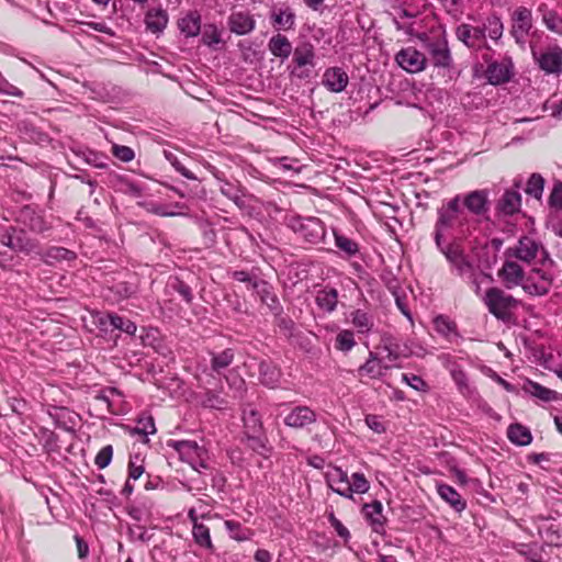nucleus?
Returning <instances> with one entry per match:
<instances>
[{
    "mask_svg": "<svg viewBox=\"0 0 562 562\" xmlns=\"http://www.w3.org/2000/svg\"><path fill=\"white\" fill-rule=\"evenodd\" d=\"M143 205L146 207V210L148 212L154 213L159 216H179V215L183 214L182 212L169 210L167 205L160 204V203L150 202V203L143 204Z\"/></svg>",
    "mask_w": 562,
    "mask_h": 562,
    "instance_id": "52",
    "label": "nucleus"
},
{
    "mask_svg": "<svg viewBox=\"0 0 562 562\" xmlns=\"http://www.w3.org/2000/svg\"><path fill=\"white\" fill-rule=\"evenodd\" d=\"M521 195L516 190H506L497 203V210L505 215H513L519 211Z\"/></svg>",
    "mask_w": 562,
    "mask_h": 562,
    "instance_id": "27",
    "label": "nucleus"
},
{
    "mask_svg": "<svg viewBox=\"0 0 562 562\" xmlns=\"http://www.w3.org/2000/svg\"><path fill=\"white\" fill-rule=\"evenodd\" d=\"M231 274L234 280L246 283L249 290H252L254 283L260 280L256 274L245 270H235Z\"/></svg>",
    "mask_w": 562,
    "mask_h": 562,
    "instance_id": "54",
    "label": "nucleus"
},
{
    "mask_svg": "<svg viewBox=\"0 0 562 562\" xmlns=\"http://www.w3.org/2000/svg\"><path fill=\"white\" fill-rule=\"evenodd\" d=\"M281 373L270 362L262 361L259 366L260 382L268 387H276L280 381Z\"/></svg>",
    "mask_w": 562,
    "mask_h": 562,
    "instance_id": "35",
    "label": "nucleus"
},
{
    "mask_svg": "<svg viewBox=\"0 0 562 562\" xmlns=\"http://www.w3.org/2000/svg\"><path fill=\"white\" fill-rule=\"evenodd\" d=\"M350 322L359 334H369L374 325L373 316L363 310L351 312Z\"/></svg>",
    "mask_w": 562,
    "mask_h": 562,
    "instance_id": "34",
    "label": "nucleus"
},
{
    "mask_svg": "<svg viewBox=\"0 0 562 562\" xmlns=\"http://www.w3.org/2000/svg\"><path fill=\"white\" fill-rule=\"evenodd\" d=\"M395 60L401 68L411 74H416L424 70L427 64L425 54L420 53L414 47H406L401 49L396 54Z\"/></svg>",
    "mask_w": 562,
    "mask_h": 562,
    "instance_id": "11",
    "label": "nucleus"
},
{
    "mask_svg": "<svg viewBox=\"0 0 562 562\" xmlns=\"http://www.w3.org/2000/svg\"><path fill=\"white\" fill-rule=\"evenodd\" d=\"M192 537L194 542L201 547L205 548L207 550H213L214 546L211 539L210 529L204 524H195V526H192Z\"/></svg>",
    "mask_w": 562,
    "mask_h": 562,
    "instance_id": "40",
    "label": "nucleus"
},
{
    "mask_svg": "<svg viewBox=\"0 0 562 562\" xmlns=\"http://www.w3.org/2000/svg\"><path fill=\"white\" fill-rule=\"evenodd\" d=\"M461 203L475 215H482L488 210L487 193L484 190H475L461 196Z\"/></svg>",
    "mask_w": 562,
    "mask_h": 562,
    "instance_id": "21",
    "label": "nucleus"
},
{
    "mask_svg": "<svg viewBox=\"0 0 562 562\" xmlns=\"http://www.w3.org/2000/svg\"><path fill=\"white\" fill-rule=\"evenodd\" d=\"M552 284V278L540 269H532L525 276L521 288L529 295L541 296L549 292Z\"/></svg>",
    "mask_w": 562,
    "mask_h": 562,
    "instance_id": "10",
    "label": "nucleus"
},
{
    "mask_svg": "<svg viewBox=\"0 0 562 562\" xmlns=\"http://www.w3.org/2000/svg\"><path fill=\"white\" fill-rule=\"evenodd\" d=\"M526 391L529 392L531 395L544 401L550 402L555 398L557 393L552 390H549L542 385H540L537 382L529 381L526 386Z\"/></svg>",
    "mask_w": 562,
    "mask_h": 562,
    "instance_id": "46",
    "label": "nucleus"
},
{
    "mask_svg": "<svg viewBox=\"0 0 562 562\" xmlns=\"http://www.w3.org/2000/svg\"><path fill=\"white\" fill-rule=\"evenodd\" d=\"M328 520L331 525V527L336 530L337 535L342 538L345 541H348L350 538L349 530L341 524V521L334 515V513H330L328 515Z\"/></svg>",
    "mask_w": 562,
    "mask_h": 562,
    "instance_id": "59",
    "label": "nucleus"
},
{
    "mask_svg": "<svg viewBox=\"0 0 562 562\" xmlns=\"http://www.w3.org/2000/svg\"><path fill=\"white\" fill-rule=\"evenodd\" d=\"M315 301L321 310L331 313L335 311L338 303V292L333 288L319 290L316 294Z\"/></svg>",
    "mask_w": 562,
    "mask_h": 562,
    "instance_id": "32",
    "label": "nucleus"
},
{
    "mask_svg": "<svg viewBox=\"0 0 562 562\" xmlns=\"http://www.w3.org/2000/svg\"><path fill=\"white\" fill-rule=\"evenodd\" d=\"M383 350L386 352L384 357L381 358L384 363L391 364V368L394 367V362L400 358V353L396 350V347L392 344L385 345Z\"/></svg>",
    "mask_w": 562,
    "mask_h": 562,
    "instance_id": "63",
    "label": "nucleus"
},
{
    "mask_svg": "<svg viewBox=\"0 0 562 562\" xmlns=\"http://www.w3.org/2000/svg\"><path fill=\"white\" fill-rule=\"evenodd\" d=\"M112 154L114 157L124 162H130L134 159V150L128 146L113 145Z\"/></svg>",
    "mask_w": 562,
    "mask_h": 562,
    "instance_id": "56",
    "label": "nucleus"
},
{
    "mask_svg": "<svg viewBox=\"0 0 562 562\" xmlns=\"http://www.w3.org/2000/svg\"><path fill=\"white\" fill-rule=\"evenodd\" d=\"M507 436L513 443L518 446L529 445L532 440L529 429L520 424L510 425L507 430Z\"/></svg>",
    "mask_w": 562,
    "mask_h": 562,
    "instance_id": "38",
    "label": "nucleus"
},
{
    "mask_svg": "<svg viewBox=\"0 0 562 562\" xmlns=\"http://www.w3.org/2000/svg\"><path fill=\"white\" fill-rule=\"evenodd\" d=\"M171 286H172V289L175 291H177L182 296V299L187 303H191L192 302L193 295H192L191 288L188 284H186L183 281H180V280L177 279L171 284Z\"/></svg>",
    "mask_w": 562,
    "mask_h": 562,
    "instance_id": "61",
    "label": "nucleus"
},
{
    "mask_svg": "<svg viewBox=\"0 0 562 562\" xmlns=\"http://www.w3.org/2000/svg\"><path fill=\"white\" fill-rule=\"evenodd\" d=\"M2 245L11 248L14 251L31 252L36 248V244L31 240L23 231H18L10 227L5 231L0 238Z\"/></svg>",
    "mask_w": 562,
    "mask_h": 562,
    "instance_id": "13",
    "label": "nucleus"
},
{
    "mask_svg": "<svg viewBox=\"0 0 562 562\" xmlns=\"http://www.w3.org/2000/svg\"><path fill=\"white\" fill-rule=\"evenodd\" d=\"M235 353L234 350L228 348L218 353H211V370L213 373L218 375L222 374V371L227 369L232 362L234 361Z\"/></svg>",
    "mask_w": 562,
    "mask_h": 562,
    "instance_id": "36",
    "label": "nucleus"
},
{
    "mask_svg": "<svg viewBox=\"0 0 562 562\" xmlns=\"http://www.w3.org/2000/svg\"><path fill=\"white\" fill-rule=\"evenodd\" d=\"M97 325L104 331H108L109 327H112L113 329H119L132 336L135 335L137 330V326L134 322L116 314L100 315L97 319Z\"/></svg>",
    "mask_w": 562,
    "mask_h": 562,
    "instance_id": "15",
    "label": "nucleus"
},
{
    "mask_svg": "<svg viewBox=\"0 0 562 562\" xmlns=\"http://www.w3.org/2000/svg\"><path fill=\"white\" fill-rule=\"evenodd\" d=\"M166 158L170 161V164L176 168V170L178 172H180L183 177H186L187 179H190V180H194L195 179V176L189 170L187 169L179 160L178 158L171 154V153H166Z\"/></svg>",
    "mask_w": 562,
    "mask_h": 562,
    "instance_id": "60",
    "label": "nucleus"
},
{
    "mask_svg": "<svg viewBox=\"0 0 562 562\" xmlns=\"http://www.w3.org/2000/svg\"><path fill=\"white\" fill-rule=\"evenodd\" d=\"M389 369H391V364L384 363L375 353L370 352L368 360L358 369V373L361 376L366 375L371 379H380Z\"/></svg>",
    "mask_w": 562,
    "mask_h": 562,
    "instance_id": "22",
    "label": "nucleus"
},
{
    "mask_svg": "<svg viewBox=\"0 0 562 562\" xmlns=\"http://www.w3.org/2000/svg\"><path fill=\"white\" fill-rule=\"evenodd\" d=\"M363 514L370 522L373 531L381 532L384 528L386 518L383 515V506L381 502L374 501L363 506Z\"/></svg>",
    "mask_w": 562,
    "mask_h": 562,
    "instance_id": "23",
    "label": "nucleus"
},
{
    "mask_svg": "<svg viewBox=\"0 0 562 562\" xmlns=\"http://www.w3.org/2000/svg\"><path fill=\"white\" fill-rule=\"evenodd\" d=\"M95 400L105 404L110 413H116L123 403V394L115 387H108L101 391Z\"/></svg>",
    "mask_w": 562,
    "mask_h": 562,
    "instance_id": "31",
    "label": "nucleus"
},
{
    "mask_svg": "<svg viewBox=\"0 0 562 562\" xmlns=\"http://www.w3.org/2000/svg\"><path fill=\"white\" fill-rule=\"evenodd\" d=\"M243 420L248 432H251V435H249V438L255 439V436L262 428V423L259 413L252 407H247L243 411Z\"/></svg>",
    "mask_w": 562,
    "mask_h": 562,
    "instance_id": "39",
    "label": "nucleus"
},
{
    "mask_svg": "<svg viewBox=\"0 0 562 562\" xmlns=\"http://www.w3.org/2000/svg\"><path fill=\"white\" fill-rule=\"evenodd\" d=\"M156 427L153 417L146 416L140 417L137 420V427L135 428V432L147 436L149 434H155Z\"/></svg>",
    "mask_w": 562,
    "mask_h": 562,
    "instance_id": "57",
    "label": "nucleus"
},
{
    "mask_svg": "<svg viewBox=\"0 0 562 562\" xmlns=\"http://www.w3.org/2000/svg\"><path fill=\"white\" fill-rule=\"evenodd\" d=\"M326 483L327 485L340 496L347 498L350 497V490L347 488L349 483V477L347 472H345L339 467H333L326 472Z\"/></svg>",
    "mask_w": 562,
    "mask_h": 562,
    "instance_id": "16",
    "label": "nucleus"
},
{
    "mask_svg": "<svg viewBox=\"0 0 562 562\" xmlns=\"http://www.w3.org/2000/svg\"><path fill=\"white\" fill-rule=\"evenodd\" d=\"M291 228L297 233L305 241L310 244H318L324 240L326 231L325 226L319 218H292Z\"/></svg>",
    "mask_w": 562,
    "mask_h": 562,
    "instance_id": "7",
    "label": "nucleus"
},
{
    "mask_svg": "<svg viewBox=\"0 0 562 562\" xmlns=\"http://www.w3.org/2000/svg\"><path fill=\"white\" fill-rule=\"evenodd\" d=\"M112 457L113 448L111 445H108L98 452V454L94 458V464L99 469H104L111 463Z\"/></svg>",
    "mask_w": 562,
    "mask_h": 562,
    "instance_id": "53",
    "label": "nucleus"
},
{
    "mask_svg": "<svg viewBox=\"0 0 562 562\" xmlns=\"http://www.w3.org/2000/svg\"><path fill=\"white\" fill-rule=\"evenodd\" d=\"M20 221L31 231L36 233L44 232L47 228L43 217L30 207H25L21 211Z\"/></svg>",
    "mask_w": 562,
    "mask_h": 562,
    "instance_id": "37",
    "label": "nucleus"
},
{
    "mask_svg": "<svg viewBox=\"0 0 562 562\" xmlns=\"http://www.w3.org/2000/svg\"><path fill=\"white\" fill-rule=\"evenodd\" d=\"M225 381L227 382L229 389L232 390V395L222 396L220 391L215 390H206L199 396V403L206 408L214 409H225L228 407L229 401L228 397L232 398H241L245 391L246 384L241 376L239 375H224Z\"/></svg>",
    "mask_w": 562,
    "mask_h": 562,
    "instance_id": "5",
    "label": "nucleus"
},
{
    "mask_svg": "<svg viewBox=\"0 0 562 562\" xmlns=\"http://www.w3.org/2000/svg\"><path fill=\"white\" fill-rule=\"evenodd\" d=\"M314 48L311 44H303L294 49L293 60L299 67L313 66Z\"/></svg>",
    "mask_w": 562,
    "mask_h": 562,
    "instance_id": "41",
    "label": "nucleus"
},
{
    "mask_svg": "<svg viewBox=\"0 0 562 562\" xmlns=\"http://www.w3.org/2000/svg\"><path fill=\"white\" fill-rule=\"evenodd\" d=\"M367 426L372 429L376 434H382L385 431V427L383 423L380 420V417L376 415H368L366 417Z\"/></svg>",
    "mask_w": 562,
    "mask_h": 562,
    "instance_id": "64",
    "label": "nucleus"
},
{
    "mask_svg": "<svg viewBox=\"0 0 562 562\" xmlns=\"http://www.w3.org/2000/svg\"><path fill=\"white\" fill-rule=\"evenodd\" d=\"M273 23L280 29L290 30L294 26L295 14L291 9H280L272 15Z\"/></svg>",
    "mask_w": 562,
    "mask_h": 562,
    "instance_id": "43",
    "label": "nucleus"
},
{
    "mask_svg": "<svg viewBox=\"0 0 562 562\" xmlns=\"http://www.w3.org/2000/svg\"><path fill=\"white\" fill-rule=\"evenodd\" d=\"M201 41L209 47H215L222 43V33L215 24H206L204 25Z\"/></svg>",
    "mask_w": 562,
    "mask_h": 562,
    "instance_id": "45",
    "label": "nucleus"
},
{
    "mask_svg": "<svg viewBox=\"0 0 562 562\" xmlns=\"http://www.w3.org/2000/svg\"><path fill=\"white\" fill-rule=\"evenodd\" d=\"M465 222L467 216L461 206V195L458 194L438 210V218L434 229L435 244L443 241V233L447 229L456 225L463 226Z\"/></svg>",
    "mask_w": 562,
    "mask_h": 562,
    "instance_id": "3",
    "label": "nucleus"
},
{
    "mask_svg": "<svg viewBox=\"0 0 562 562\" xmlns=\"http://www.w3.org/2000/svg\"><path fill=\"white\" fill-rule=\"evenodd\" d=\"M76 258V254L64 247H52L45 254V262L52 265L55 261H71Z\"/></svg>",
    "mask_w": 562,
    "mask_h": 562,
    "instance_id": "42",
    "label": "nucleus"
},
{
    "mask_svg": "<svg viewBox=\"0 0 562 562\" xmlns=\"http://www.w3.org/2000/svg\"><path fill=\"white\" fill-rule=\"evenodd\" d=\"M220 191L223 195L233 201L239 209L246 207L247 203L245 200V192L240 187L229 181H222Z\"/></svg>",
    "mask_w": 562,
    "mask_h": 562,
    "instance_id": "33",
    "label": "nucleus"
},
{
    "mask_svg": "<svg viewBox=\"0 0 562 562\" xmlns=\"http://www.w3.org/2000/svg\"><path fill=\"white\" fill-rule=\"evenodd\" d=\"M270 53L281 59H286L291 55L293 47L286 36L282 34L273 35L268 43Z\"/></svg>",
    "mask_w": 562,
    "mask_h": 562,
    "instance_id": "30",
    "label": "nucleus"
},
{
    "mask_svg": "<svg viewBox=\"0 0 562 562\" xmlns=\"http://www.w3.org/2000/svg\"><path fill=\"white\" fill-rule=\"evenodd\" d=\"M503 29L501 19L491 15L479 25L468 23L460 24L456 29V36L469 48L481 49L486 47V36L497 41L503 35Z\"/></svg>",
    "mask_w": 562,
    "mask_h": 562,
    "instance_id": "1",
    "label": "nucleus"
},
{
    "mask_svg": "<svg viewBox=\"0 0 562 562\" xmlns=\"http://www.w3.org/2000/svg\"><path fill=\"white\" fill-rule=\"evenodd\" d=\"M402 381L407 383L411 387H413L416 391H426L427 384L426 382L418 375L415 374H402Z\"/></svg>",
    "mask_w": 562,
    "mask_h": 562,
    "instance_id": "58",
    "label": "nucleus"
},
{
    "mask_svg": "<svg viewBox=\"0 0 562 562\" xmlns=\"http://www.w3.org/2000/svg\"><path fill=\"white\" fill-rule=\"evenodd\" d=\"M431 64L437 68L449 69L452 65V57L448 42L442 36L427 38L424 43Z\"/></svg>",
    "mask_w": 562,
    "mask_h": 562,
    "instance_id": "8",
    "label": "nucleus"
},
{
    "mask_svg": "<svg viewBox=\"0 0 562 562\" xmlns=\"http://www.w3.org/2000/svg\"><path fill=\"white\" fill-rule=\"evenodd\" d=\"M256 26V21L248 12H233L228 16V27L231 32L237 35H246L250 33Z\"/></svg>",
    "mask_w": 562,
    "mask_h": 562,
    "instance_id": "19",
    "label": "nucleus"
},
{
    "mask_svg": "<svg viewBox=\"0 0 562 562\" xmlns=\"http://www.w3.org/2000/svg\"><path fill=\"white\" fill-rule=\"evenodd\" d=\"M437 249L446 258L450 272L461 279L465 277H472L475 269L479 267L475 265L473 258L465 252L464 247L460 239L454 238L451 241H440L436 244Z\"/></svg>",
    "mask_w": 562,
    "mask_h": 562,
    "instance_id": "2",
    "label": "nucleus"
},
{
    "mask_svg": "<svg viewBox=\"0 0 562 562\" xmlns=\"http://www.w3.org/2000/svg\"><path fill=\"white\" fill-rule=\"evenodd\" d=\"M544 180L539 173H532L527 182L526 193L539 200L542 195Z\"/></svg>",
    "mask_w": 562,
    "mask_h": 562,
    "instance_id": "47",
    "label": "nucleus"
},
{
    "mask_svg": "<svg viewBox=\"0 0 562 562\" xmlns=\"http://www.w3.org/2000/svg\"><path fill=\"white\" fill-rule=\"evenodd\" d=\"M510 69L512 63L509 60L492 63L486 69V77L492 85L504 83L510 79Z\"/></svg>",
    "mask_w": 562,
    "mask_h": 562,
    "instance_id": "24",
    "label": "nucleus"
},
{
    "mask_svg": "<svg viewBox=\"0 0 562 562\" xmlns=\"http://www.w3.org/2000/svg\"><path fill=\"white\" fill-rule=\"evenodd\" d=\"M540 250H543L542 246L527 236L521 237L515 248L508 249L517 259L525 262L533 260Z\"/></svg>",
    "mask_w": 562,
    "mask_h": 562,
    "instance_id": "20",
    "label": "nucleus"
},
{
    "mask_svg": "<svg viewBox=\"0 0 562 562\" xmlns=\"http://www.w3.org/2000/svg\"><path fill=\"white\" fill-rule=\"evenodd\" d=\"M543 22L547 27L558 34H562V18L557 13L549 11L543 14Z\"/></svg>",
    "mask_w": 562,
    "mask_h": 562,
    "instance_id": "55",
    "label": "nucleus"
},
{
    "mask_svg": "<svg viewBox=\"0 0 562 562\" xmlns=\"http://www.w3.org/2000/svg\"><path fill=\"white\" fill-rule=\"evenodd\" d=\"M349 82L347 72L340 67H331L323 75V85L331 92H341Z\"/></svg>",
    "mask_w": 562,
    "mask_h": 562,
    "instance_id": "18",
    "label": "nucleus"
},
{
    "mask_svg": "<svg viewBox=\"0 0 562 562\" xmlns=\"http://www.w3.org/2000/svg\"><path fill=\"white\" fill-rule=\"evenodd\" d=\"M335 243H336V246L345 251L346 254L348 255H355L356 252H358V245L350 238L346 237V236H342V235H338L335 233Z\"/></svg>",
    "mask_w": 562,
    "mask_h": 562,
    "instance_id": "50",
    "label": "nucleus"
},
{
    "mask_svg": "<svg viewBox=\"0 0 562 562\" xmlns=\"http://www.w3.org/2000/svg\"><path fill=\"white\" fill-rule=\"evenodd\" d=\"M347 488L350 490V497L352 499L353 494H364L370 488V483L362 473H353L351 480H349Z\"/></svg>",
    "mask_w": 562,
    "mask_h": 562,
    "instance_id": "44",
    "label": "nucleus"
},
{
    "mask_svg": "<svg viewBox=\"0 0 562 562\" xmlns=\"http://www.w3.org/2000/svg\"><path fill=\"white\" fill-rule=\"evenodd\" d=\"M317 420V414L310 406L297 405L290 409L284 416L283 423L285 426L294 429H302Z\"/></svg>",
    "mask_w": 562,
    "mask_h": 562,
    "instance_id": "12",
    "label": "nucleus"
},
{
    "mask_svg": "<svg viewBox=\"0 0 562 562\" xmlns=\"http://www.w3.org/2000/svg\"><path fill=\"white\" fill-rule=\"evenodd\" d=\"M356 345L353 333L351 330L344 329L336 336V348L340 351H349Z\"/></svg>",
    "mask_w": 562,
    "mask_h": 562,
    "instance_id": "49",
    "label": "nucleus"
},
{
    "mask_svg": "<svg viewBox=\"0 0 562 562\" xmlns=\"http://www.w3.org/2000/svg\"><path fill=\"white\" fill-rule=\"evenodd\" d=\"M434 325L435 329L443 336H449L456 329L454 324L448 317L442 315H439L434 319Z\"/></svg>",
    "mask_w": 562,
    "mask_h": 562,
    "instance_id": "51",
    "label": "nucleus"
},
{
    "mask_svg": "<svg viewBox=\"0 0 562 562\" xmlns=\"http://www.w3.org/2000/svg\"><path fill=\"white\" fill-rule=\"evenodd\" d=\"M167 446L175 449L182 461L189 463L193 470L201 472L209 468L206 450L191 440H169Z\"/></svg>",
    "mask_w": 562,
    "mask_h": 562,
    "instance_id": "6",
    "label": "nucleus"
},
{
    "mask_svg": "<svg viewBox=\"0 0 562 562\" xmlns=\"http://www.w3.org/2000/svg\"><path fill=\"white\" fill-rule=\"evenodd\" d=\"M532 56L539 67L547 74H560L562 71V48L551 46L543 50L531 48Z\"/></svg>",
    "mask_w": 562,
    "mask_h": 562,
    "instance_id": "9",
    "label": "nucleus"
},
{
    "mask_svg": "<svg viewBox=\"0 0 562 562\" xmlns=\"http://www.w3.org/2000/svg\"><path fill=\"white\" fill-rule=\"evenodd\" d=\"M482 301L488 312L503 322L510 319L514 311L517 310L520 303L516 297L497 286L487 289L484 295H482Z\"/></svg>",
    "mask_w": 562,
    "mask_h": 562,
    "instance_id": "4",
    "label": "nucleus"
},
{
    "mask_svg": "<svg viewBox=\"0 0 562 562\" xmlns=\"http://www.w3.org/2000/svg\"><path fill=\"white\" fill-rule=\"evenodd\" d=\"M498 277L502 279L507 289H513L515 286L521 285L525 278V272L521 266L517 262L506 260L498 271Z\"/></svg>",
    "mask_w": 562,
    "mask_h": 562,
    "instance_id": "17",
    "label": "nucleus"
},
{
    "mask_svg": "<svg viewBox=\"0 0 562 562\" xmlns=\"http://www.w3.org/2000/svg\"><path fill=\"white\" fill-rule=\"evenodd\" d=\"M550 205L562 210V183L559 182L553 187V190L549 198Z\"/></svg>",
    "mask_w": 562,
    "mask_h": 562,
    "instance_id": "62",
    "label": "nucleus"
},
{
    "mask_svg": "<svg viewBox=\"0 0 562 562\" xmlns=\"http://www.w3.org/2000/svg\"><path fill=\"white\" fill-rule=\"evenodd\" d=\"M168 14L161 8L150 9L145 15V24L151 33H161L168 24Z\"/></svg>",
    "mask_w": 562,
    "mask_h": 562,
    "instance_id": "26",
    "label": "nucleus"
},
{
    "mask_svg": "<svg viewBox=\"0 0 562 562\" xmlns=\"http://www.w3.org/2000/svg\"><path fill=\"white\" fill-rule=\"evenodd\" d=\"M531 26V11L524 7L516 9L513 13L512 35L518 44L524 45L526 43V37Z\"/></svg>",
    "mask_w": 562,
    "mask_h": 562,
    "instance_id": "14",
    "label": "nucleus"
},
{
    "mask_svg": "<svg viewBox=\"0 0 562 562\" xmlns=\"http://www.w3.org/2000/svg\"><path fill=\"white\" fill-rule=\"evenodd\" d=\"M437 492L439 496L457 512L460 513L465 509V501L452 486L445 483H439L437 484Z\"/></svg>",
    "mask_w": 562,
    "mask_h": 562,
    "instance_id": "28",
    "label": "nucleus"
},
{
    "mask_svg": "<svg viewBox=\"0 0 562 562\" xmlns=\"http://www.w3.org/2000/svg\"><path fill=\"white\" fill-rule=\"evenodd\" d=\"M252 290L260 297V301L266 304L272 312L279 311L280 303L270 283L260 279L258 282L254 283Z\"/></svg>",
    "mask_w": 562,
    "mask_h": 562,
    "instance_id": "25",
    "label": "nucleus"
},
{
    "mask_svg": "<svg viewBox=\"0 0 562 562\" xmlns=\"http://www.w3.org/2000/svg\"><path fill=\"white\" fill-rule=\"evenodd\" d=\"M225 527L228 530L231 537L237 541H245L250 538V530L245 529L241 525L234 520H226Z\"/></svg>",
    "mask_w": 562,
    "mask_h": 562,
    "instance_id": "48",
    "label": "nucleus"
},
{
    "mask_svg": "<svg viewBox=\"0 0 562 562\" xmlns=\"http://www.w3.org/2000/svg\"><path fill=\"white\" fill-rule=\"evenodd\" d=\"M180 31L188 37L198 36L201 31V15L198 11H189L178 21Z\"/></svg>",
    "mask_w": 562,
    "mask_h": 562,
    "instance_id": "29",
    "label": "nucleus"
}]
</instances>
